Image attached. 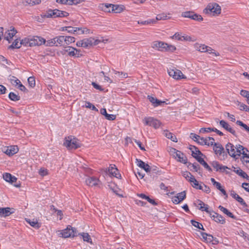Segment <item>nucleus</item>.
I'll return each mask as SVG.
<instances>
[{
  "label": "nucleus",
  "mask_w": 249,
  "mask_h": 249,
  "mask_svg": "<svg viewBox=\"0 0 249 249\" xmlns=\"http://www.w3.org/2000/svg\"><path fill=\"white\" fill-rule=\"evenodd\" d=\"M151 47L153 49H157L160 52H173L176 50L175 46L161 41H155L153 42Z\"/></svg>",
  "instance_id": "f257e3e1"
},
{
  "label": "nucleus",
  "mask_w": 249,
  "mask_h": 249,
  "mask_svg": "<svg viewBox=\"0 0 249 249\" xmlns=\"http://www.w3.org/2000/svg\"><path fill=\"white\" fill-rule=\"evenodd\" d=\"M63 145L68 149H76L81 147V143L78 140L72 136L66 137Z\"/></svg>",
  "instance_id": "f03ea898"
},
{
  "label": "nucleus",
  "mask_w": 249,
  "mask_h": 249,
  "mask_svg": "<svg viewBox=\"0 0 249 249\" xmlns=\"http://www.w3.org/2000/svg\"><path fill=\"white\" fill-rule=\"evenodd\" d=\"M221 7L216 3H209L204 9L203 12L206 14L217 16L221 13Z\"/></svg>",
  "instance_id": "7ed1b4c3"
},
{
  "label": "nucleus",
  "mask_w": 249,
  "mask_h": 249,
  "mask_svg": "<svg viewBox=\"0 0 249 249\" xmlns=\"http://www.w3.org/2000/svg\"><path fill=\"white\" fill-rule=\"evenodd\" d=\"M69 16V13L65 11H61L57 9H49L46 11L45 16L48 18H56L66 17Z\"/></svg>",
  "instance_id": "20e7f679"
},
{
  "label": "nucleus",
  "mask_w": 249,
  "mask_h": 249,
  "mask_svg": "<svg viewBox=\"0 0 249 249\" xmlns=\"http://www.w3.org/2000/svg\"><path fill=\"white\" fill-rule=\"evenodd\" d=\"M204 211L208 213L210 216L213 218V220L217 223L223 224L225 223V220L223 216L218 213H215L213 210H209L208 209V205L205 207Z\"/></svg>",
  "instance_id": "39448f33"
},
{
  "label": "nucleus",
  "mask_w": 249,
  "mask_h": 249,
  "mask_svg": "<svg viewBox=\"0 0 249 249\" xmlns=\"http://www.w3.org/2000/svg\"><path fill=\"white\" fill-rule=\"evenodd\" d=\"M143 121L145 125L153 126L155 129L159 128L161 124L159 120L151 117L144 118Z\"/></svg>",
  "instance_id": "423d86ee"
},
{
  "label": "nucleus",
  "mask_w": 249,
  "mask_h": 249,
  "mask_svg": "<svg viewBox=\"0 0 249 249\" xmlns=\"http://www.w3.org/2000/svg\"><path fill=\"white\" fill-rule=\"evenodd\" d=\"M76 233V229L70 225L68 226L67 228L62 230L61 232L62 236L64 238L77 236Z\"/></svg>",
  "instance_id": "0eeeda50"
},
{
  "label": "nucleus",
  "mask_w": 249,
  "mask_h": 249,
  "mask_svg": "<svg viewBox=\"0 0 249 249\" xmlns=\"http://www.w3.org/2000/svg\"><path fill=\"white\" fill-rule=\"evenodd\" d=\"M213 150L214 153L218 156L223 157V160L225 159V156H226V154H225L224 148L223 146L220 143H215L213 142Z\"/></svg>",
  "instance_id": "6e6552de"
},
{
  "label": "nucleus",
  "mask_w": 249,
  "mask_h": 249,
  "mask_svg": "<svg viewBox=\"0 0 249 249\" xmlns=\"http://www.w3.org/2000/svg\"><path fill=\"white\" fill-rule=\"evenodd\" d=\"M63 51L64 52V53H67L70 56L79 57L82 55L80 54L79 50L71 46L65 47Z\"/></svg>",
  "instance_id": "1a4fd4ad"
},
{
  "label": "nucleus",
  "mask_w": 249,
  "mask_h": 249,
  "mask_svg": "<svg viewBox=\"0 0 249 249\" xmlns=\"http://www.w3.org/2000/svg\"><path fill=\"white\" fill-rule=\"evenodd\" d=\"M168 73L170 76L173 77L175 79H180L185 78L182 72L178 70L171 69L168 71Z\"/></svg>",
  "instance_id": "9d476101"
},
{
  "label": "nucleus",
  "mask_w": 249,
  "mask_h": 249,
  "mask_svg": "<svg viewBox=\"0 0 249 249\" xmlns=\"http://www.w3.org/2000/svg\"><path fill=\"white\" fill-rule=\"evenodd\" d=\"M186 197V194L185 191L178 193L177 196H174L172 197V201L175 204H178L182 201L185 199Z\"/></svg>",
  "instance_id": "9b49d317"
},
{
  "label": "nucleus",
  "mask_w": 249,
  "mask_h": 249,
  "mask_svg": "<svg viewBox=\"0 0 249 249\" xmlns=\"http://www.w3.org/2000/svg\"><path fill=\"white\" fill-rule=\"evenodd\" d=\"M45 43V39L40 36H34L31 38L30 47L41 45Z\"/></svg>",
  "instance_id": "f8f14e48"
},
{
  "label": "nucleus",
  "mask_w": 249,
  "mask_h": 249,
  "mask_svg": "<svg viewBox=\"0 0 249 249\" xmlns=\"http://www.w3.org/2000/svg\"><path fill=\"white\" fill-rule=\"evenodd\" d=\"M235 148L236 146L230 142H228L226 145V149L229 155L231 157L237 159V158H236Z\"/></svg>",
  "instance_id": "ddd939ff"
},
{
  "label": "nucleus",
  "mask_w": 249,
  "mask_h": 249,
  "mask_svg": "<svg viewBox=\"0 0 249 249\" xmlns=\"http://www.w3.org/2000/svg\"><path fill=\"white\" fill-rule=\"evenodd\" d=\"M219 124L221 127L224 128L227 131L231 133L233 135L236 136L235 131L232 128L229 124L226 121L224 120H221L219 122Z\"/></svg>",
  "instance_id": "4468645a"
},
{
  "label": "nucleus",
  "mask_w": 249,
  "mask_h": 249,
  "mask_svg": "<svg viewBox=\"0 0 249 249\" xmlns=\"http://www.w3.org/2000/svg\"><path fill=\"white\" fill-rule=\"evenodd\" d=\"M17 33V31L14 28H13L12 29L8 30L7 32H5L4 38L10 43L11 41L10 39L13 37Z\"/></svg>",
  "instance_id": "2eb2a0df"
},
{
  "label": "nucleus",
  "mask_w": 249,
  "mask_h": 249,
  "mask_svg": "<svg viewBox=\"0 0 249 249\" xmlns=\"http://www.w3.org/2000/svg\"><path fill=\"white\" fill-rule=\"evenodd\" d=\"M137 165L143 169L144 171H145L147 173H150V166L147 163H145L144 162L142 161L141 160L137 159Z\"/></svg>",
  "instance_id": "dca6fc26"
},
{
  "label": "nucleus",
  "mask_w": 249,
  "mask_h": 249,
  "mask_svg": "<svg viewBox=\"0 0 249 249\" xmlns=\"http://www.w3.org/2000/svg\"><path fill=\"white\" fill-rule=\"evenodd\" d=\"M189 181L191 183V185L193 187L196 189H202V186L199 184L198 182L196 180L194 176L191 175V177H190Z\"/></svg>",
  "instance_id": "f3484780"
},
{
  "label": "nucleus",
  "mask_w": 249,
  "mask_h": 249,
  "mask_svg": "<svg viewBox=\"0 0 249 249\" xmlns=\"http://www.w3.org/2000/svg\"><path fill=\"white\" fill-rule=\"evenodd\" d=\"M18 151L17 146H11L8 147L6 150L4 152L6 155L10 156L16 154Z\"/></svg>",
  "instance_id": "a211bd4d"
},
{
  "label": "nucleus",
  "mask_w": 249,
  "mask_h": 249,
  "mask_svg": "<svg viewBox=\"0 0 249 249\" xmlns=\"http://www.w3.org/2000/svg\"><path fill=\"white\" fill-rule=\"evenodd\" d=\"M231 195L233 198L235 199L238 202H239L241 205L246 207H247V204L244 201L243 199L238 195L236 194L234 191H231Z\"/></svg>",
  "instance_id": "6ab92c4d"
},
{
  "label": "nucleus",
  "mask_w": 249,
  "mask_h": 249,
  "mask_svg": "<svg viewBox=\"0 0 249 249\" xmlns=\"http://www.w3.org/2000/svg\"><path fill=\"white\" fill-rule=\"evenodd\" d=\"M86 183L87 185L89 186H94L98 184L99 180L95 177H89L86 179Z\"/></svg>",
  "instance_id": "aec40b11"
},
{
  "label": "nucleus",
  "mask_w": 249,
  "mask_h": 249,
  "mask_svg": "<svg viewBox=\"0 0 249 249\" xmlns=\"http://www.w3.org/2000/svg\"><path fill=\"white\" fill-rule=\"evenodd\" d=\"M175 158L178 159V161L184 164H187L188 163L187 157L180 151L178 152V153H177V155L176 156Z\"/></svg>",
  "instance_id": "412c9836"
},
{
  "label": "nucleus",
  "mask_w": 249,
  "mask_h": 249,
  "mask_svg": "<svg viewBox=\"0 0 249 249\" xmlns=\"http://www.w3.org/2000/svg\"><path fill=\"white\" fill-rule=\"evenodd\" d=\"M187 164H188V167L189 168L191 171L198 172L199 174L201 175V173L199 171L201 168L198 163L188 162Z\"/></svg>",
  "instance_id": "4be33fe9"
},
{
  "label": "nucleus",
  "mask_w": 249,
  "mask_h": 249,
  "mask_svg": "<svg viewBox=\"0 0 249 249\" xmlns=\"http://www.w3.org/2000/svg\"><path fill=\"white\" fill-rule=\"evenodd\" d=\"M56 1L59 3L69 4L70 5L77 4L80 3L81 2L80 0H56Z\"/></svg>",
  "instance_id": "5701e85b"
},
{
  "label": "nucleus",
  "mask_w": 249,
  "mask_h": 249,
  "mask_svg": "<svg viewBox=\"0 0 249 249\" xmlns=\"http://www.w3.org/2000/svg\"><path fill=\"white\" fill-rule=\"evenodd\" d=\"M108 172L109 173L112 175L113 177H115L117 178H119L121 177V175L119 174L118 170L115 167V165H114L113 166H111L109 167Z\"/></svg>",
  "instance_id": "b1692460"
},
{
  "label": "nucleus",
  "mask_w": 249,
  "mask_h": 249,
  "mask_svg": "<svg viewBox=\"0 0 249 249\" xmlns=\"http://www.w3.org/2000/svg\"><path fill=\"white\" fill-rule=\"evenodd\" d=\"M26 221L29 223L32 227L36 228L39 229L41 227V224L38 223V221L35 219L32 220L28 218L25 219Z\"/></svg>",
  "instance_id": "393cba45"
},
{
  "label": "nucleus",
  "mask_w": 249,
  "mask_h": 249,
  "mask_svg": "<svg viewBox=\"0 0 249 249\" xmlns=\"http://www.w3.org/2000/svg\"><path fill=\"white\" fill-rule=\"evenodd\" d=\"M10 210V208L9 207L0 208V216L6 217L14 213L11 212Z\"/></svg>",
  "instance_id": "a878e982"
},
{
  "label": "nucleus",
  "mask_w": 249,
  "mask_h": 249,
  "mask_svg": "<svg viewBox=\"0 0 249 249\" xmlns=\"http://www.w3.org/2000/svg\"><path fill=\"white\" fill-rule=\"evenodd\" d=\"M148 99H149V101L153 104L154 107H158L160 106L161 104L164 103V102H162L157 99V98L150 95L148 96Z\"/></svg>",
  "instance_id": "bb28decb"
},
{
  "label": "nucleus",
  "mask_w": 249,
  "mask_h": 249,
  "mask_svg": "<svg viewBox=\"0 0 249 249\" xmlns=\"http://www.w3.org/2000/svg\"><path fill=\"white\" fill-rule=\"evenodd\" d=\"M219 209L222 211L223 213L226 214L228 216L234 219H236V216H234L231 212H230L227 209L224 207L220 205L218 207Z\"/></svg>",
  "instance_id": "cd10ccee"
},
{
  "label": "nucleus",
  "mask_w": 249,
  "mask_h": 249,
  "mask_svg": "<svg viewBox=\"0 0 249 249\" xmlns=\"http://www.w3.org/2000/svg\"><path fill=\"white\" fill-rule=\"evenodd\" d=\"M197 143L200 145H213V142H208L207 139L204 138L203 137H200L198 138Z\"/></svg>",
  "instance_id": "c85d7f7f"
},
{
  "label": "nucleus",
  "mask_w": 249,
  "mask_h": 249,
  "mask_svg": "<svg viewBox=\"0 0 249 249\" xmlns=\"http://www.w3.org/2000/svg\"><path fill=\"white\" fill-rule=\"evenodd\" d=\"M20 40L16 39L12 44L8 47L9 49H19L21 47Z\"/></svg>",
  "instance_id": "c756f323"
},
{
  "label": "nucleus",
  "mask_w": 249,
  "mask_h": 249,
  "mask_svg": "<svg viewBox=\"0 0 249 249\" xmlns=\"http://www.w3.org/2000/svg\"><path fill=\"white\" fill-rule=\"evenodd\" d=\"M234 170H233V171L236 174H237V175H238L239 176H240V177H241L242 178H246L249 181V177L246 174V173H245L244 171H243L240 168H239L237 170H235V167H234Z\"/></svg>",
  "instance_id": "7c9ffc66"
},
{
  "label": "nucleus",
  "mask_w": 249,
  "mask_h": 249,
  "mask_svg": "<svg viewBox=\"0 0 249 249\" xmlns=\"http://www.w3.org/2000/svg\"><path fill=\"white\" fill-rule=\"evenodd\" d=\"M84 45V48H87L92 45L94 39L90 37L89 38H85L82 40Z\"/></svg>",
  "instance_id": "2f4dec72"
},
{
  "label": "nucleus",
  "mask_w": 249,
  "mask_h": 249,
  "mask_svg": "<svg viewBox=\"0 0 249 249\" xmlns=\"http://www.w3.org/2000/svg\"><path fill=\"white\" fill-rule=\"evenodd\" d=\"M164 135L166 138L170 139L171 141H172L174 142H178V139H177L176 136L175 135H174L173 133L168 131V130L164 131Z\"/></svg>",
  "instance_id": "473e14b6"
},
{
  "label": "nucleus",
  "mask_w": 249,
  "mask_h": 249,
  "mask_svg": "<svg viewBox=\"0 0 249 249\" xmlns=\"http://www.w3.org/2000/svg\"><path fill=\"white\" fill-rule=\"evenodd\" d=\"M246 150L247 152H249L247 148H245L241 145H238L236 146L235 148V154L236 156H240L242 154L243 151Z\"/></svg>",
  "instance_id": "72a5a7b5"
},
{
  "label": "nucleus",
  "mask_w": 249,
  "mask_h": 249,
  "mask_svg": "<svg viewBox=\"0 0 249 249\" xmlns=\"http://www.w3.org/2000/svg\"><path fill=\"white\" fill-rule=\"evenodd\" d=\"M139 197L142 198V199H144L147 200L150 203L152 204L153 205H157V203L155 202L154 199L150 198L148 196H146L144 194H141L138 195Z\"/></svg>",
  "instance_id": "f704fd0d"
},
{
  "label": "nucleus",
  "mask_w": 249,
  "mask_h": 249,
  "mask_svg": "<svg viewBox=\"0 0 249 249\" xmlns=\"http://www.w3.org/2000/svg\"><path fill=\"white\" fill-rule=\"evenodd\" d=\"M195 49L200 52L202 53H205L206 50H205V48H206V45L204 44H200L198 43H196L195 45Z\"/></svg>",
  "instance_id": "c9c22d12"
},
{
  "label": "nucleus",
  "mask_w": 249,
  "mask_h": 249,
  "mask_svg": "<svg viewBox=\"0 0 249 249\" xmlns=\"http://www.w3.org/2000/svg\"><path fill=\"white\" fill-rule=\"evenodd\" d=\"M79 235H80L82 236L83 240L84 241H86L88 243H92V240L90 238V235L88 233L82 232L81 233H79Z\"/></svg>",
  "instance_id": "e433bc0d"
},
{
  "label": "nucleus",
  "mask_w": 249,
  "mask_h": 249,
  "mask_svg": "<svg viewBox=\"0 0 249 249\" xmlns=\"http://www.w3.org/2000/svg\"><path fill=\"white\" fill-rule=\"evenodd\" d=\"M109 6H111V12L115 13H120L122 11V8L118 5L109 4Z\"/></svg>",
  "instance_id": "4c0bfd02"
},
{
  "label": "nucleus",
  "mask_w": 249,
  "mask_h": 249,
  "mask_svg": "<svg viewBox=\"0 0 249 249\" xmlns=\"http://www.w3.org/2000/svg\"><path fill=\"white\" fill-rule=\"evenodd\" d=\"M8 97L9 99L13 101H17L20 100V97L19 96L17 95L14 92H11L9 93Z\"/></svg>",
  "instance_id": "58836bf2"
},
{
  "label": "nucleus",
  "mask_w": 249,
  "mask_h": 249,
  "mask_svg": "<svg viewBox=\"0 0 249 249\" xmlns=\"http://www.w3.org/2000/svg\"><path fill=\"white\" fill-rule=\"evenodd\" d=\"M56 42L57 45L56 46H62L63 45V43H65V38L64 36H56Z\"/></svg>",
  "instance_id": "ea45409f"
},
{
  "label": "nucleus",
  "mask_w": 249,
  "mask_h": 249,
  "mask_svg": "<svg viewBox=\"0 0 249 249\" xmlns=\"http://www.w3.org/2000/svg\"><path fill=\"white\" fill-rule=\"evenodd\" d=\"M65 43L66 45H69L70 44L74 42L75 38L70 36H64Z\"/></svg>",
  "instance_id": "a19ab883"
},
{
  "label": "nucleus",
  "mask_w": 249,
  "mask_h": 249,
  "mask_svg": "<svg viewBox=\"0 0 249 249\" xmlns=\"http://www.w3.org/2000/svg\"><path fill=\"white\" fill-rule=\"evenodd\" d=\"M193 13L194 11H189L182 12L181 14V16L184 18H187L192 19L193 17Z\"/></svg>",
  "instance_id": "79ce46f5"
},
{
  "label": "nucleus",
  "mask_w": 249,
  "mask_h": 249,
  "mask_svg": "<svg viewBox=\"0 0 249 249\" xmlns=\"http://www.w3.org/2000/svg\"><path fill=\"white\" fill-rule=\"evenodd\" d=\"M205 50H206V52L210 54H213L216 56H219L220 55L218 53L216 52L213 49L209 46H206V48H205Z\"/></svg>",
  "instance_id": "37998d69"
},
{
  "label": "nucleus",
  "mask_w": 249,
  "mask_h": 249,
  "mask_svg": "<svg viewBox=\"0 0 249 249\" xmlns=\"http://www.w3.org/2000/svg\"><path fill=\"white\" fill-rule=\"evenodd\" d=\"M109 4L105 3L102 4L100 6L101 8L106 12H111V6H109L107 5Z\"/></svg>",
  "instance_id": "c03bdc74"
},
{
  "label": "nucleus",
  "mask_w": 249,
  "mask_h": 249,
  "mask_svg": "<svg viewBox=\"0 0 249 249\" xmlns=\"http://www.w3.org/2000/svg\"><path fill=\"white\" fill-rule=\"evenodd\" d=\"M26 4H29L32 6H33L36 4H38L41 2V0H25Z\"/></svg>",
  "instance_id": "a18cd8bd"
},
{
  "label": "nucleus",
  "mask_w": 249,
  "mask_h": 249,
  "mask_svg": "<svg viewBox=\"0 0 249 249\" xmlns=\"http://www.w3.org/2000/svg\"><path fill=\"white\" fill-rule=\"evenodd\" d=\"M10 82L12 85L17 86L20 83V81L15 76H12L10 79Z\"/></svg>",
  "instance_id": "49530a36"
},
{
  "label": "nucleus",
  "mask_w": 249,
  "mask_h": 249,
  "mask_svg": "<svg viewBox=\"0 0 249 249\" xmlns=\"http://www.w3.org/2000/svg\"><path fill=\"white\" fill-rule=\"evenodd\" d=\"M202 234L206 238V242L207 243H211V241L213 240V236L211 234H207L205 232H202Z\"/></svg>",
  "instance_id": "de8ad7c7"
},
{
  "label": "nucleus",
  "mask_w": 249,
  "mask_h": 249,
  "mask_svg": "<svg viewBox=\"0 0 249 249\" xmlns=\"http://www.w3.org/2000/svg\"><path fill=\"white\" fill-rule=\"evenodd\" d=\"M20 42L21 45H23L25 46L30 47L31 38H25L24 39H23L21 40H20Z\"/></svg>",
  "instance_id": "09e8293b"
},
{
  "label": "nucleus",
  "mask_w": 249,
  "mask_h": 249,
  "mask_svg": "<svg viewBox=\"0 0 249 249\" xmlns=\"http://www.w3.org/2000/svg\"><path fill=\"white\" fill-rule=\"evenodd\" d=\"M28 82L29 83V86L34 88L36 85V81L34 77H30L28 78Z\"/></svg>",
  "instance_id": "8fccbe9b"
},
{
  "label": "nucleus",
  "mask_w": 249,
  "mask_h": 249,
  "mask_svg": "<svg viewBox=\"0 0 249 249\" xmlns=\"http://www.w3.org/2000/svg\"><path fill=\"white\" fill-rule=\"evenodd\" d=\"M211 165L215 169L216 171L219 170L221 164H219L217 161H213L211 163Z\"/></svg>",
  "instance_id": "3c124183"
},
{
  "label": "nucleus",
  "mask_w": 249,
  "mask_h": 249,
  "mask_svg": "<svg viewBox=\"0 0 249 249\" xmlns=\"http://www.w3.org/2000/svg\"><path fill=\"white\" fill-rule=\"evenodd\" d=\"M236 123L237 124L243 127L247 131L249 132V126H248L246 124L239 120L237 121Z\"/></svg>",
  "instance_id": "603ef678"
},
{
  "label": "nucleus",
  "mask_w": 249,
  "mask_h": 249,
  "mask_svg": "<svg viewBox=\"0 0 249 249\" xmlns=\"http://www.w3.org/2000/svg\"><path fill=\"white\" fill-rule=\"evenodd\" d=\"M238 105L240 106L239 109L241 110H245L246 111H249V107L246 105L245 104H244L243 103H240V102H238Z\"/></svg>",
  "instance_id": "864d4df0"
},
{
  "label": "nucleus",
  "mask_w": 249,
  "mask_h": 249,
  "mask_svg": "<svg viewBox=\"0 0 249 249\" xmlns=\"http://www.w3.org/2000/svg\"><path fill=\"white\" fill-rule=\"evenodd\" d=\"M192 19L198 21H201L203 20V18L201 15L196 14L195 13V12H194L193 17Z\"/></svg>",
  "instance_id": "5fc2aeb1"
},
{
  "label": "nucleus",
  "mask_w": 249,
  "mask_h": 249,
  "mask_svg": "<svg viewBox=\"0 0 249 249\" xmlns=\"http://www.w3.org/2000/svg\"><path fill=\"white\" fill-rule=\"evenodd\" d=\"M192 156L195 159H196L197 160V161L201 164H202V163L205 161L203 158H202L200 156H198V155H196V153H193L192 154Z\"/></svg>",
  "instance_id": "6e6d98bb"
},
{
  "label": "nucleus",
  "mask_w": 249,
  "mask_h": 249,
  "mask_svg": "<svg viewBox=\"0 0 249 249\" xmlns=\"http://www.w3.org/2000/svg\"><path fill=\"white\" fill-rule=\"evenodd\" d=\"M167 15L164 13L159 14L157 16L156 18V21L157 20H165L167 18Z\"/></svg>",
  "instance_id": "4d7b16f0"
},
{
  "label": "nucleus",
  "mask_w": 249,
  "mask_h": 249,
  "mask_svg": "<svg viewBox=\"0 0 249 249\" xmlns=\"http://www.w3.org/2000/svg\"><path fill=\"white\" fill-rule=\"evenodd\" d=\"M197 204L198 206H200L199 209L202 211H204L205 207H207V204H205L203 201L200 200H197Z\"/></svg>",
  "instance_id": "13d9d810"
},
{
  "label": "nucleus",
  "mask_w": 249,
  "mask_h": 249,
  "mask_svg": "<svg viewBox=\"0 0 249 249\" xmlns=\"http://www.w3.org/2000/svg\"><path fill=\"white\" fill-rule=\"evenodd\" d=\"M12 175L10 173H6L3 175V179L7 182H10L11 180Z\"/></svg>",
  "instance_id": "bf43d9fd"
},
{
  "label": "nucleus",
  "mask_w": 249,
  "mask_h": 249,
  "mask_svg": "<svg viewBox=\"0 0 249 249\" xmlns=\"http://www.w3.org/2000/svg\"><path fill=\"white\" fill-rule=\"evenodd\" d=\"M179 151H178V150H177L176 149L173 148V147H170L169 148V152L170 155H171L175 158L176 156L177 155V153H178V152H179Z\"/></svg>",
  "instance_id": "052dcab7"
},
{
  "label": "nucleus",
  "mask_w": 249,
  "mask_h": 249,
  "mask_svg": "<svg viewBox=\"0 0 249 249\" xmlns=\"http://www.w3.org/2000/svg\"><path fill=\"white\" fill-rule=\"evenodd\" d=\"M78 31L81 30V33H77V34L82 35L84 34L89 33V30L86 28H79L78 27Z\"/></svg>",
  "instance_id": "680f3d73"
},
{
  "label": "nucleus",
  "mask_w": 249,
  "mask_h": 249,
  "mask_svg": "<svg viewBox=\"0 0 249 249\" xmlns=\"http://www.w3.org/2000/svg\"><path fill=\"white\" fill-rule=\"evenodd\" d=\"M78 27H73L71 26H68V32L69 33H73L74 34L75 32H77L78 31Z\"/></svg>",
  "instance_id": "e2e57ef3"
},
{
  "label": "nucleus",
  "mask_w": 249,
  "mask_h": 249,
  "mask_svg": "<svg viewBox=\"0 0 249 249\" xmlns=\"http://www.w3.org/2000/svg\"><path fill=\"white\" fill-rule=\"evenodd\" d=\"M202 183L203 184V186H202V189L201 190L207 194L210 193L211 192V189L210 187L207 186L206 185L203 184V183Z\"/></svg>",
  "instance_id": "0e129e2a"
},
{
  "label": "nucleus",
  "mask_w": 249,
  "mask_h": 249,
  "mask_svg": "<svg viewBox=\"0 0 249 249\" xmlns=\"http://www.w3.org/2000/svg\"><path fill=\"white\" fill-rule=\"evenodd\" d=\"M191 223L192 224L193 226L194 227L197 228H200V226H202V224L198 222H197L194 220H191Z\"/></svg>",
  "instance_id": "69168bd1"
},
{
  "label": "nucleus",
  "mask_w": 249,
  "mask_h": 249,
  "mask_svg": "<svg viewBox=\"0 0 249 249\" xmlns=\"http://www.w3.org/2000/svg\"><path fill=\"white\" fill-rule=\"evenodd\" d=\"M240 94L242 96L247 98L249 97V91L242 89L240 91Z\"/></svg>",
  "instance_id": "338daca9"
},
{
  "label": "nucleus",
  "mask_w": 249,
  "mask_h": 249,
  "mask_svg": "<svg viewBox=\"0 0 249 249\" xmlns=\"http://www.w3.org/2000/svg\"><path fill=\"white\" fill-rule=\"evenodd\" d=\"M105 117H106V119H107L108 120L113 121V120H115L116 115H113V114H107Z\"/></svg>",
  "instance_id": "774afa93"
}]
</instances>
